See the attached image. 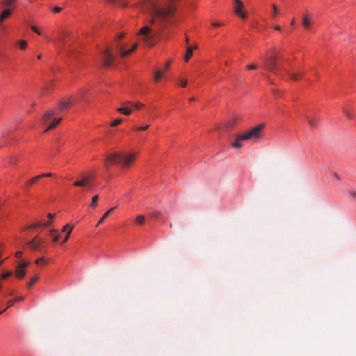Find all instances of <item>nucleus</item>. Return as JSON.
<instances>
[{"mask_svg":"<svg viewBox=\"0 0 356 356\" xmlns=\"http://www.w3.org/2000/svg\"><path fill=\"white\" fill-rule=\"evenodd\" d=\"M175 0H149L145 9L152 16L150 24H154L156 19L161 22L160 29L163 28V22L171 16L175 10Z\"/></svg>","mask_w":356,"mask_h":356,"instance_id":"1","label":"nucleus"},{"mask_svg":"<svg viewBox=\"0 0 356 356\" xmlns=\"http://www.w3.org/2000/svg\"><path fill=\"white\" fill-rule=\"evenodd\" d=\"M159 35V31L153 30L148 25L142 27L138 33V40L147 47H153L157 43Z\"/></svg>","mask_w":356,"mask_h":356,"instance_id":"2","label":"nucleus"},{"mask_svg":"<svg viewBox=\"0 0 356 356\" xmlns=\"http://www.w3.org/2000/svg\"><path fill=\"white\" fill-rule=\"evenodd\" d=\"M62 120L61 118L56 117V111L54 110L47 111L43 115L42 122L44 125H47L44 132L54 129Z\"/></svg>","mask_w":356,"mask_h":356,"instance_id":"3","label":"nucleus"},{"mask_svg":"<svg viewBox=\"0 0 356 356\" xmlns=\"http://www.w3.org/2000/svg\"><path fill=\"white\" fill-rule=\"evenodd\" d=\"M264 124H260L243 134L236 136L238 140H257L261 138Z\"/></svg>","mask_w":356,"mask_h":356,"instance_id":"4","label":"nucleus"},{"mask_svg":"<svg viewBox=\"0 0 356 356\" xmlns=\"http://www.w3.org/2000/svg\"><path fill=\"white\" fill-rule=\"evenodd\" d=\"M276 59V56H267L264 59V69L273 72L275 74H277V72L281 70V67L278 65Z\"/></svg>","mask_w":356,"mask_h":356,"instance_id":"5","label":"nucleus"},{"mask_svg":"<svg viewBox=\"0 0 356 356\" xmlns=\"http://www.w3.org/2000/svg\"><path fill=\"white\" fill-rule=\"evenodd\" d=\"M136 157V153H122L120 152L119 163L122 168H129L134 162Z\"/></svg>","mask_w":356,"mask_h":356,"instance_id":"6","label":"nucleus"},{"mask_svg":"<svg viewBox=\"0 0 356 356\" xmlns=\"http://www.w3.org/2000/svg\"><path fill=\"white\" fill-rule=\"evenodd\" d=\"M27 245L31 250L39 251L45 247L46 242L37 235L33 239L27 242Z\"/></svg>","mask_w":356,"mask_h":356,"instance_id":"7","label":"nucleus"},{"mask_svg":"<svg viewBox=\"0 0 356 356\" xmlns=\"http://www.w3.org/2000/svg\"><path fill=\"white\" fill-rule=\"evenodd\" d=\"M73 185L90 190L92 188L91 179L89 176L84 175L81 179L76 181Z\"/></svg>","mask_w":356,"mask_h":356,"instance_id":"8","label":"nucleus"},{"mask_svg":"<svg viewBox=\"0 0 356 356\" xmlns=\"http://www.w3.org/2000/svg\"><path fill=\"white\" fill-rule=\"evenodd\" d=\"M114 60V56L110 49H106L102 53V62L104 66L108 67H110Z\"/></svg>","mask_w":356,"mask_h":356,"instance_id":"9","label":"nucleus"},{"mask_svg":"<svg viewBox=\"0 0 356 356\" xmlns=\"http://www.w3.org/2000/svg\"><path fill=\"white\" fill-rule=\"evenodd\" d=\"M119 156L120 152H113L106 155L104 161L106 167H108L111 165L119 163Z\"/></svg>","mask_w":356,"mask_h":356,"instance_id":"10","label":"nucleus"},{"mask_svg":"<svg viewBox=\"0 0 356 356\" xmlns=\"http://www.w3.org/2000/svg\"><path fill=\"white\" fill-rule=\"evenodd\" d=\"M233 6L234 11L237 15L241 17L242 19H245L246 17V14L244 12H242V9L243 8V3L240 0H234Z\"/></svg>","mask_w":356,"mask_h":356,"instance_id":"11","label":"nucleus"},{"mask_svg":"<svg viewBox=\"0 0 356 356\" xmlns=\"http://www.w3.org/2000/svg\"><path fill=\"white\" fill-rule=\"evenodd\" d=\"M137 47H138V44L136 43L132 46V47L129 50H124V48L120 46H118L117 48H118L120 55L122 57H125V56L129 55L130 54H131L132 52H134L136 50V49L137 48Z\"/></svg>","mask_w":356,"mask_h":356,"instance_id":"12","label":"nucleus"},{"mask_svg":"<svg viewBox=\"0 0 356 356\" xmlns=\"http://www.w3.org/2000/svg\"><path fill=\"white\" fill-rule=\"evenodd\" d=\"M305 118L307 121L311 129L316 128L318 126L319 120L316 118H312L307 115H305Z\"/></svg>","mask_w":356,"mask_h":356,"instance_id":"13","label":"nucleus"},{"mask_svg":"<svg viewBox=\"0 0 356 356\" xmlns=\"http://www.w3.org/2000/svg\"><path fill=\"white\" fill-rule=\"evenodd\" d=\"M237 122V118H233L231 120H228L223 126L222 128H221L222 130L229 131L232 129L235 124Z\"/></svg>","mask_w":356,"mask_h":356,"instance_id":"14","label":"nucleus"},{"mask_svg":"<svg viewBox=\"0 0 356 356\" xmlns=\"http://www.w3.org/2000/svg\"><path fill=\"white\" fill-rule=\"evenodd\" d=\"M343 113L344 115L349 119H353L354 118L353 111L350 108H348V107L343 108Z\"/></svg>","mask_w":356,"mask_h":356,"instance_id":"15","label":"nucleus"},{"mask_svg":"<svg viewBox=\"0 0 356 356\" xmlns=\"http://www.w3.org/2000/svg\"><path fill=\"white\" fill-rule=\"evenodd\" d=\"M15 276L17 278L22 277V261H19L16 266Z\"/></svg>","mask_w":356,"mask_h":356,"instance_id":"16","label":"nucleus"},{"mask_svg":"<svg viewBox=\"0 0 356 356\" xmlns=\"http://www.w3.org/2000/svg\"><path fill=\"white\" fill-rule=\"evenodd\" d=\"M302 25L307 29H309L311 28L312 22H311V19L308 15H305L303 17Z\"/></svg>","mask_w":356,"mask_h":356,"instance_id":"17","label":"nucleus"},{"mask_svg":"<svg viewBox=\"0 0 356 356\" xmlns=\"http://www.w3.org/2000/svg\"><path fill=\"white\" fill-rule=\"evenodd\" d=\"M197 48V46H195L194 47H188L186 49V53L185 54V56H184V60L186 62H188L190 59V58L191 57L192 54H193V49H196Z\"/></svg>","mask_w":356,"mask_h":356,"instance_id":"18","label":"nucleus"},{"mask_svg":"<svg viewBox=\"0 0 356 356\" xmlns=\"http://www.w3.org/2000/svg\"><path fill=\"white\" fill-rule=\"evenodd\" d=\"M123 105H130L131 106L134 108L135 109H140L142 107L144 106V104H142V103H140V102H135V103H133V102H126L123 104Z\"/></svg>","mask_w":356,"mask_h":356,"instance_id":"19","label":"nucleus"},{"mask_svg":"<svg viewBox=\"0 0 356 356\" xmlns=\"http://www.w3.org/2000/svg\"><path fill=\"white\" fill-rule=\"evenodd\" d=\"M115 209V207H113L110 209H108L106 213H104V215L101 217L99 220L98 221L97 224L96 225V227H97L99 224L103 222L105 219L109 216V214Z\"/></svg>","mask_w":356,"mask_h":356,"instance_id":"20","label":"nucleus"},{"mask_svg":"<svg viewBox=\"0 0 356 356\" xmlns=\"http://www.w3.org/2000/svg\"><path fill=\"white\" fill-rule=\"evenodd\" d=\"M117 111L125 115H129L132 112L131 109L129 107L118 108L117 109Z\"/></svg>","mask_w":356,"mask_h":356,"instance_id":"21","label":"nucleus"},{"mask_svg":"<svg viewBox=\"0 0 356 356\" xmlns=\"http://www.w3.org/2000/svg\"><path fill=\"white\" fill-rule=\"evenodd\" d=\"M11 13V11L10 9H6L4 11H3L1 14H0V23H2L3 21L6 18L8 17V16H10Z\"/></svg>","mask_w":356,"mask_h":356,"instance_id":"22","label":"nucleus"},{"mask_svg":"<svg viewBox=\"0 0 356 356\" xmlns=\"http://www.w3.org/2000/svg\"><path fill=\"white\" fill-rule=\"evenodd\" d=\"M289 74V76H290V79L293 81H297L298 80L300 77H302L304 74L302 73V72H298V73H291V74Z\"/></svg>","mask_w":356,"mask_h":356,"instance_id":"23","label":"nucleus"},{"mask_svg":"<svg viewBox=\"0 0 356 356\" xmlns=\"http://www.w3.org/2000/svg\"><path fill=\"white\" fill-rule=\"evenodd\" d=\"M39 179V177H33L29 180H28L25 184L26 188H29L31 186L34 184Z\"/></svg>","mask_w":356,"mask_h":356,"instance_id":"24","label":"nucleus"},{"mask_svg":"<svg viewBox=\"0 0 356 356\" xmlns=\"http://www.w3.org/2000/svg\"><path fill=\"white\" fill-rule=\"evenodd\" d=\"M39 277L38 275H35L28 282H27V287L29 289H31L33 285L38 280Z\"/></svg>","mask_w":356,"mask_h":356,"instance_id":"25","label":"nucleus"},{"mask_svg":"<svg viewBox=\"0 0 356 356\" xmlns=\"http://www.w3.org/2000/svg\"><path fill=\"white\" fill-rule=\"evenodd\" d=\"M70 104L71 102L70 101H63L60 103L59 107L61 110H63L69 108Z\"/></svg>","mask_w":356,"mask_h":356,"instance_id":"26","label":"nucleus"},{"mask_svg":"<svg viewBox=\"0 0 356 356\" xmlns=\"http://www.w3.org/2000/svg\"><path fill=\"white\" fill-rule=\"evenodd\" d=\"M38 226H40V223L33 222V223L28 225L26 227H24V230H25L26 229H34L37 228Z\"/></svg>","mask_w":356,"mask_h":356,"instance_id":"27","label":"nucleus"},{"mask_svg":"<svg viewBox=\"0 0 356 356\" xmlns=\"http://www.w3.org/2000/svg\"><path fill=\"white\" fill-rule=\"evenodd\" d=\"M135 220L138 225H143L145 222V216L143 215H138L136 216Z\"/></svg>","mask_w":356,"mask_h":356,"instance_id":"28","label":"nucleus"},{"mask_svg":"<svg viewBox=\"0 0 356 356\" xmlns=\"http://www.w3.org/2000/svg\"><path fill=\"white\" fill-rule=\"evenodd\" d=\"M54 232H55V230H54V229H51V230H50V231H49V236L52 238V241H53L54 242H56V241L58 240V238H59V235H58V234L55 235V234H54Z\"/></svg>","mask_w":356,"mask_h":356,"instance_id":"29","label":"nucleus"},{"mask_svg":"<svg viewBox=\"0 0 356 356\" xmlns=\"http://www.w3.org/2000/svg\"><path fill=\"white\" fill-rule=\"evenodd\" d=\"M149 127V124H146L144 126H138V127H134L133 128V130H134V131H145V130H147Z\"/></svg>","mask_w":356,"mask_h":356,"instance_id":"30","label":"nucleus"},{"mask_svg":"<svg viewBox=\"0 0 356 356\" xmlns=\"http://www.w3.org/2000/svg\"><path fill=\"white\" fill-rule=\"evenodd\" d=\"M99 199L98 195H95L92 197L91 203L90 204V207H95L97 206V202Z\"/></svg>","mask_w":356,"mask_h":356,"instance_id":"31","label":"nucleus"},{"mask_svg":"<svg viewBox=\"0 0 356 356\" xmlns=\"http://www.w3.org/2000/svg\"><path fill=\"white\" fill-rule=\"evenodd\" d=\"M240 141L241 140H238L236 138V141L232 143V146L236 149H241L242 147V145L240 143Z\"/></svg>","mask_w":356,"mask_h":356,"instance_id":"32","label":"nucleus"},{"mask_svg":"<svg viewBox=\"0 0 356 356\" xmlns=\"http://www.w3.org/2000/svg\"><path fill=\"white\" fill-rule=\"evenodd\" d=\"M13 275L12 271H6L1 274L0 280H4Z\"/></svg>","mask_w":356,"mask_h":356,"instance_id":"33","label":"nucleus"},{"mask_svg":"<svg viewBox=\"0 0 356 356\" xmlns=\"http://www.w3.org/2000/svg\"><path fill=\"white\" fill-rule=\"evenodd\" d=\"M122 122V120L121 118H118L115 120H113L111 123V127H115V126H118L119 124H120Z\"/></svg>","mask_w":356,"mask_h":356,"instance_id":"34","label":"nucleus"},{"mask_svg":"<svg viewBox=\"0 0 356 356\" xmlns=\"http://www.w3.org/2000/svg\"><path fill=\"white\" fill-rule=\"evenodd\" d=\"M162 74H163L162 72H161L160 70H157L154 74V80L156 81H158L162 76Z\"/></svg>","mask_w":356,"mask_h":356,"instance_id":"35","label":"nucleus"},{"mask_svg":"<svg viewBox=\"0 0 356 356\" xmlns=\"http://www.w3.org/2000/svg\"><path fill=\"white\" fill-rule=\"evenodd\" d=\"M72 229H73V226H72V227H71L69 229V230L67 231V234H66V236L64 237V238H63V240L62 243H65V242L68 240V238H69V236H70V233H71V232H72Z\"/></svg>","mask_w":356,"mask_h":356,"instance_id":"36","label":"nucleus"},{"mask_svg":"<svg viewBox=\"0 0 356 356\" xmlns=\"http://www.w3.org/2000/svg\"><path fill=\"white\" fill-rule=\"evenodd\" d=\"M272 8H273V15L275 17L277 16V15L278 13V8H277V6L275 4L272 5Z\"/></svg>","mask_w":356,"mask_h":356,"instance_id":"37","label":"nucleus"},{"mask_svg":"<svg viewBox=\"0 0 356 356\" xmlns=\"http://www.w3.org/2000/svg\"><path fill=\"white\" fill-rule=\"evenodd\" d=\"M15 0H4L3 4L5 6H10L15 2Z\"/></svg>","mask_w":356,"mask_h":356,"instance_id":"38","label":"nucleus"},{"mask_svg":"<svg viewBox=\"0 0 356 356\" xmlns=\"http://www.w3.org/2000/svg\"><path fill=\"white\" fill-rule=\"evenodd\" d=\"M161 216V213L159 211H154L152 213V218H154L156 219H159Z\"/></svg>","mask_w":356,"mask_h":356,"instance_id":"39","label":"nucleus"},{"mask_svg":"<svg viewBox=\"0 0 356 356\" xmlns=\"http://www.w3.org/2000/svg\"><path fill=\"white\" fill-rule=\"evenodd\" d=\"M31 29L33 31H34L35 33H36L38 35H42L41 32L39 31V29L35 26H32L31 27Z\"/></svg>","mask_w":356,"mask_h":356,"instance_id":"40","label":"nucleus"},{"mask_svg":"<svg viewBox=\"0 0 356 356\" xmlns=\"http://www.w3.org/2000/svg\"><path fill=\"white\" fill-rule=\"evenodd\" d=\"M246 67L248 70H255L257 68V65L252 63V64L248 65Z\"/></svg>","mask_w":356,"mask_h":356,"instance_id":"41","label":"nucleus"},{"mask_svg":"<svg viewBox=\"0 0 356 356\" xmlns=\"http://www.w3.org/2000/svg\"><path fill=\"white\" fill-rule=\"evenodd\" d=\"M51 176H52L51 173H44V174L39 175L37 177H39V179H40V178H42V177H51Z\"/></svg>","mask_w":356,"mask_h":356,"instance_id":"42","label":"nucleus"},{"mask_svg":"<svg viewBox=\"0 0 356 356\" xmlns=\"http://www.w3.org/2000/svg\"><path fill=\"white\" fill-rule=\"evenodd\" d=\"M44 257L38 258V259H37L35 260V263H36L37 264H42V263L43 264H45V262L44 261Z\"/></svg>","mask_w":356,"mask_h":356,"instance_id":"43","label":"nucleus"},{"mask_svg":"<svg viewBox=\"0 0 356 356\" xmlns=\"http://www.w3.org/2000/svg\"><path fill=\"white\" fill-rule=\"evenodd\" d=\"M51 222L50 220L47 221L42 224L40 223V226L44 227H49L51 225Z\"/></svg>","mask_w":356,"mask_h":356,"instance_id":"44","label":"nucleus"},{"mask_svg":"<svg viewBox=\"0 0 356 356\" xmlns=\"http://www.w3.org/2000/svg\"><path fill=\"white\" fill-rule=\"evenodd\" d=\"M212 26H214V27H220L221 26H222V23H220V22H212Z\"/></svg>","mask_w":356,"mask_h":356,"instance_id":"45","label":"nucleus"},{"mask_svg":"<svg viewBox=\"0 0 356 356\" xmlns=\"http://www.w3.org/2000/svg\"><path fill=\"white\" fill-rule=\"evenodd\" d=\"M62 8L59 6H56L53 9V11L55 12V13H59L60 11H61Z\"/></svg>","mask_w":356,"mask_h":356,"instance_id":"46","label":"nucleus"},{"mask_svg":"<svg viewBox=\"0 0 356 356\" xmlns=\"http://www.w3.org/2000/svg\"><path fill=\"white\" fill-rule=\"evenodd\" d=\"M349 194L353 198H356V191H350Z\"/></svg>","mask_w":356,"mask_h":356,"instance_id":"47","label":"nucleus"},{"mask_svg":"<svg viewBox=\"0 0 356 356\" xmlns=\"http://www.w3.org/2000/svg\"><path fill=\"white\" fill-rule=\"evenodd\" d=\"M180 85L182 86V87H186L187 86V81L186 80H181L180 81Z\"/></svg>","mask_w":356,"mask_h":356,"instance_id":"48","label":"nucleus"},{"mask_svg":"<svg viewBox=\"0 0 356 356\" xmlns=\"http://www.w3.org/2000/svg\"><path fill=\"white\" fill-rule=\"evenodd\" d=\"M170 65V61L167 62L166 64L165 65L164 70H167L169 68Z\"/></svg>","mask_w":356,"mask_h":356,"instance_id":"49","label":"nucleus"},{"mask_svg":"<svg viewBox=\"0 0 356 356\" xmlns=\"http://www.w3.org/2000/svg\"><path fill=\"white\" fill-rule=\"evenodd\" d=\"M17 44H18V46H19V49H22V40H19V41L17 42Z\"/></svg>","mask_w":356,"mask_h":356,"instance_id":"50","label":"nucleus"},{"mask_svg":"<svg viewBox=\"0 0 356 356\" xmlns=\"http://www.w3.org/2000/svg\"><path fill=\"white\" fill-rule=\"evenodd\" d=\"M22 254V252L21 251H17L16 252V256L18 257V258H20L21 255Z\"/></svg>","mask_w":356,"mask_h":356,"instance_id":"51","label":"nucleus"},{"mask_svg":"<svg viewBox=\"0 0 356 356\" xmlns=\"http://www.w3.org/2000/svg\"><path fill=\"white\" fill-rule=\"evenodd\" d=\"M55 216V214H51V213H48L47 215V217L49 218V219H52L54 218Z\"/></svg>","mask_w":356,"mask_h":356,"instance_id":"52","label":"nucleus"},{"mask_svg":"<svg viewBox=\"0 0 356 356\" xmlns=\"http://www.w3.org/2000/svg\"><path fill=\"white\" fill-rule=\"evenodd\" d=\"M28 264H29L24 260V264H23L24 270L26 268V267L28 266ZM24 275H25V272L24 271Z\"/></svg>","mask_w":356,"mask_h":356,"instance_id":"53","label":"nucleus"},{"mask_svg":"<svg viewBox=\"0 0 356 356\" xmlns=\"http://www.w3.org/2000/svg\"><path fill=\"white\" fill-rule=\"evenodd\" d=\"M68 226H69V225H68V224L65 225L63 227V229H62V232H65V231L67 230V229L68 228Z\"/></svg>","mask_w":356,"mask_h":356,"instance_id":"54","label":"nucleus"},{"mask_svg":"<svg viewBox=\"0 0 356 356\" xmlns=\"http://www.w3.org/2000/svg\"><path fill=\"white\" fill-rule=\"evenodd\" d=\"M2 249H3V246L2 245H0V257H1L2 255Z\"/></svg>","mask_w":356,"mask_h":356,"instance_id":"55","label":"nucleus"},{"mask_svg":"<svg viewBox=\"0 0 356 356\" xmlns=\"http://www.w3.org/2000/svg\"><path fill=\"white\" fill-rule=\"evenodd\" d=\"M275 30H277V31H280V30H281V27H280V26H276L275 27Z\"/></svg>","mask_w":356,"mask_h":356,"instance_id":"56","label":"nucleus"},{"mask_svg":"<svg viewBox=\"0 0 356 356\" xmlns=\"http://www.w3.org/2000/svg\"><path fill=\"white\" fill-rule=\"evenodd\" d=\"M12 305H13V302L12 301L8 302V307H10Z\"/></svg>","mask_w":356,"mask_h":356,"instance_id":"57","label":"nucleus"},{"mask_svg":"<svg viewBox=\"0 0 356 356\" xmlns=\"http://www.w3.org/2000/svg\"><path fill=\"white\" fill-rule=\"evenodd\" d=\"M27 46V42L26 41L24 40V49Z\"/></svg>","mask_w":356,"mask_h":356,"instance_id":"58","label":"nucleus"},{"mask_svg":"<svg viewBox=\"0 0 356 356\" xmlns=\"http://www.w3.org/2000/svg\"><path fill=\"white\" fill-rule=\"evenodd\" d=\"M334 177H335L337 180H339V176H338V175H337V174L334 173Z\"/></svg>","mask_w":356,"mask_h":356,"instance_id":"59","label":"nucleus"},{"mask_svg":"<svg viewBox=\"0 0 356 356\" xmlns=\"http://www.w3.org/2000/svg\"><path fill=\"white\" fill-rule=\"evenodd\" d=\"M44 38H45V39H46L47 41H50V40H51L50 38H49V37H48L47 35H44Z\"/></svg>","mask_w":356,"mask_h":356,"instance_id":"60","label":"nucleus"},{"mask_svg":"<svg viewBox=\"0 0 356 356\" xmlns=\"http://www.w3.org/2000/svg\"><path fill=\"white\" fill-rule=\"evenodd\" d=\"M123 36H124L123 34H119L118 38L120 39V38H123Z\"/></svg>","mask_w":356,"mask_h":356,"instance_id":"61","label":"nucleus"},{"mask_svg":"<svg viewBox=\"0 0 356 356\" xmlns=\"http://www.w3.org/2000/svg\"><path fill=\"white\" fill-rule=\"evenodd\" d=\"M294 19H292L291 22V26H293L294 25Z\"/></svg>","mask_w":356,"mask_h":356,"instance_id":"62","label":"nucleus"},{"mask_svg":"<svg viewBox=\"0 0 356 356\" xmlns=\"http://www.w3.org/2000/svg\"><path fill=\"white\" fill-rule=\"evenodd\" d=\"M186 42L187 43H188V42H189V38H188V37H186Z\"/></svg>","mask_w":356,"mask_h":356,"instance_id":"63","label":"nucleus"},{"mask_svg":"<svg viewBox=\"0 0 356 356\" xmlns=\"http://www.w3.org/2000/svg\"><path fill=\"white\" fill-rule=\"evenodd\" d=\"M3 259H0V266L3 264Z\"/></svg>","mask_w":356,"mask_h":356,"instance_id":"64","label":"nucleus"}]
</instances>
